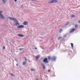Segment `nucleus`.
Instances as JSON below:
<instances>
[{"mask_svg": "<svg viewBox=\"0 0 80 80\" xmlns=\"http://www.w3.org/2000/svg\"><path fill=\"white\" fill-rule=\"evenodd\" d=\"M8 18H9L10 20H12V21H14V22L16 23L14 24V25H16V26H19L20 25V23H18V21L17 20L16 18L11 17H8Z\"/></svg>", "mask_w": 80, "mask_h": 80, "instance_id": "obj_1", "label": "nucleus"}, {"mask_svg": "<svg viewBox=\"0 0 80 80\" xmlns=\"http://www.w3.org/2000/svg\"><path fill=\"white\" fill-rule=\"evenodd\" d=\"M3 12V11H0V19L2 20V19H3L5 20V17L3 15V14H2V13Z\"/></svg>", "mask_w": 80, "mask_h": 80, "instance_id": "obj_2", "label": "nucleus"}, {"mask_svg": "<svg viewBox=\"0 0 80 80\" xmlns=\"http://www.w3.org/2000/svg\"><path fill=\"white\" fill-rule=\"evenodd\" d=\"M58 2V1L57 0H52L48 2L49 3H57Z\"/></svg>", "mask_w": 80, "mask_h": 80, "instance_id": "obj_3", "label": "nucleus"}, {"mask_svg": "<svg viewBox=\"0 0 80 80\" xmlns=\"http://www.w3.org/2000/svg\"><path fill=\"white\" fill-rule=\"evenodd\" d=\"M48 58H46L44 59L43 61V62L45 63H48Z\"/></svg>", "mask_w": 80, "mask_h": 80, "instance_id": "obj_4", "label": "nucleus"}, {"mask_svg": "<svg viewBox=\"0 0 80 80\" xmlns=\"http://www.w3.org/2000/svg\"><path fill=\"white\" fill-rule=\"evenodd\" d=\"M24 28V26L21 25L18 27L17 28Z\"/></svg>", "mask_w": 80, "mask_h": 80, "instance_id": "obj_5", "label": "nucleus"}, {"mask_svg": "<svg viewBox=\"0 0 80 80\" xmlns=\"http://www.w3.org/2000/svg\"><path fill=\"white\" fill-rule=\"evenodd\" d=\"M57 58L56 57L53 56L52 57V59L53 61H56Z\"/></svg>", "mask_w": 80, "mask_h": 80, "instance_id": "obj_6", "label": "nucleus"}, {"mask_svg": "<svg viewBox=\"0 0 80 80\" xmlns=\"http://www.w3.org/2000/svg\"><path fill=\"white\" fill-rule=\"evenodd\" d=\"M28 22L27 21H25L23 23V25H27L28 24Z\"/></svg>", "mask_w": 80, "mask_h": 80, "instance_id": "obj_7", "label": "nucleus"}, {"mask_svg": "<svg viewBox=\"0 0 80 80\" xmlns=\"http://www.w3.org/2000/svg\"><path fill=\"white\" fill-rule=\"evenodd\" d=\"M39 57H40V55H38L36 57V61H38V58H39Z\"/></svg>", "mask_w": 80, "mask_h": 80, "instance_id": "obj_8", "label": "nucleus"}, {"mask_svg": "<svg viewBox=\"0 0 80 80\" xmlns=\"http://www.w3.org/2000/svg\"><path fill=\"white\" fill-rule=\"evenodd\" d=\"M75 29H73L71 31H70V33H72V32H74V31H75Z\"/></svg>", "mask_w": 80, "mask_h": 80, "instance_id": "obj_9", "label": "nucleus"}, {"mask_svg": "<svg viewBox=\"0 0 80 80\" xmlns=\"http://www.w3.org/2000/svg\"><path fill=\"white\" fill-rule=\"evenodd\" d=\"M18 36L19 37H24V36H23V35L22 34H18Z\"/></svg>", "mask_w": 80, "mask_h": 80, "instance_id": "obj_10", "label": "nucleus"}, {"mask_svg": "<svg viewBox=\"0 0 80 80\" xmlns=\"http://www.w3.org/2000/svg\"><path fill=\"white\" fill-rule=\"evenodd\" d=\"M42 65L43 66V69H45V65L44 64H42Z\"/></svg>", "mask_w": 80, "mask_h": 80, "instance_id": "obj_11", "label": "nucleus"}, {"mask_svg": "<svg viewBox=\"0 0 80 80\" xmlns=\"http://www.w3.org/2000/svg\"><path fill=\"white\" fill-rule=\"evenodd\" d=\"M2 2L4 4L6 3V0H2Z\"/></svg>", "mask_w": 80, "mask_h": 80, "instance_id": "obj_12", "label": "nucleus"}, {"mask_svg": "<svg viewBox=\"0 0 80 80\" xmlns=\"http://www.w3.org/2000/svg\"><path fill=\"white\" fill-rule=\"evenodd\" d=\"M71 46L72 48H73V44L71 43Z\"/></svg>", "mask_w": 80, "mask_h": 80, "instance_id": "obj_13", "label": "nucleus"}, {"mask_svg": "<svg viewBox=\"0 0 80 80\" xmlns=\"http://www.w3.org/2000/svg\"><path fill=\"white\" fill-rule=\"evenodd\" d=\"M26 64V62H24L23 63V65H25V64Z\"/></svg>", "mask_w": 80, "mask_h": 80, "instance_id": "obj_14", "label": "nucleus"}, {"mask_svg": "<svg viewBox=\"0 0 80 80\" xmlns=\"http://www.w3.org/2000/svg\"><path fill=\"white\" fill-rule=\"evenodd\" d=\"M77 27H78V25L76 24L75 25V28H77Z\"/></svg>", "mask_w": 80, "mask_h": 80, "instance_id": "obj_15", "label": "nucleus"}, {"mask_svg": "<svg viewBox=\"0 0 80 80\" xmlns=\"http://www.w3.org/2000/svg\"><path fill=\"white\" fill-rule=\"evenodd\" d=\"M48 58L49 59V60H50V59H51V56L48 57Z\"/></svg>", "mask_w": 80, "mask_h": 80, "instance_id": "obj_16", "label": "nucleus"}, {"mask_svg": "<svg viewBox=\"0 0 80 80\" xmlns=\"http://www.w3.org/2000/svg\"><path fill=\"white\" fill-rule=\"evenodd\" d=\"M75 17V16L74 15H72V18H74V17Z\"/></svg>", "mask_w": 80, "mask_h": 80, "instance_id": "obj_17", "label": "nucleus"}, {"mask_svg": "<svg viewBox=\"0 0 80 80\" xmlns=\"http://www.w3.org/2000/svg\"><path fill=\"white\" fill-rule=\"evenodd\" d=\"M62 31H63V30L61 29L60 30L59 32L60 33H61V32H62Z\"/></svg>", "mask_w": 80, "mask_h": 80, "instance_id": "obj_18", "label": "nucleus"}, {"mask_svg": "<svg viewBox=\"0 0 80 80\" xmlns=\"http://www.w3.org/2000/svg\"><path fill=\"white\" fill-rule=\"evenodd\" d=\"M61 39H62V37H60L58 39V40H60Z\"/></svg>", "mask_w": 80, "mask_h": 80, "instance_id": "obj_19", "label": "nucleus"}, {"mask_svg": "<svg viewBox=\"0 0 80 80\" xmlns=\"http://www.w3.org/2000/svg\"><path fill=\"white\" fill-rule=\"evenodd\" d=\"M23 50V48H20L19 49V50Z\"/></svg>", "mask_w": 80, "mask_h": 80, "instance_id": "obj_20", "label": "nucleus"}, {"mask_svg": "<svg viewBox=\"0 0 80 80\" xmlns=\"http://www.w3.org/2000/svg\"><path fill=\"white\" fill-rule=\"evenodd\" d=\"M31 71H35V70L34 69H31Z\"/></svg>", "mask_w": 80, "mask_h": 80, "instance_id": "obj_21", "label": "nucleus"}, {"mask_svg": "<svg viewBox=\"0 0 80 80\" xmlns=\"http://www.w3.org/2000/svg\"><path fill=\"white\" fill-rule=\"evenodd\" d=\"M68 23H69L67 22V23H66V24H65V25L66 26L68 25Z\"/></svg>", "mask_w": 80, "mask_h": 80, "instance_id": "obj_22", "label": "nucleus"}, {"mask_svg": "<svg viewBox=\"0 0 80 80\" xmlns=\"http://www.w3.org/2000/svg\"><path fill=\"white\" fill-rule=\"evenodd\" d=\"M25 60L26 62H27V58H25Z\"/></svg>", "mask_w": 80, "mask_h": 80, "instance_id": "obj_23", "label": "nucleus"}, {"mask_svg": "<svg viewBox=\"0 0 80 80\" xmlns=\"http://www.w3.org/2000/svg\"><path fill=\"white\" fill-rule=\"evenodd\" d=\"M11 75H12V76H15V75L13 74H11Z\"/></svg>", "mask_w": 80, "mask_h": 80, "instance_id": "obj_24", "label": "nucleus"}, {"mask_svg": "<svg viewBox=\"0 0 80 80\" xmlns=\"http://www.w3.org/2000/svg\"><path fill=\"white\" fill-rule=\"evenodd\" d=\"M15 61H17V59H16V58H15Z\"/></svg>", "mask_w": 80, "mask_h": 80, "instance_id": "obj_25", "label": "nucleus"}, {"mask_svg": "<svg viewBox=\"0 0 80 80\" xmlns=\"http://www.w3.org/2000/svg\"><path fill=\"white\" fill-rule=\"evenodd\" d=\"M17 0H14V2H17Z\"/></svg>", "mask_w": 80, "mask_h": 80, "instance_id": "obj_26", "label": "nucleus"}, {"mask_svg": "<svg viewBox=\"0 0 80 80\" xmlns=\"http://www.w3.org/2000/svg\"><path fill=\"white\" fill-rule=\"evenodd\" d=\"M66 36H67V35H65L63 36V37H66Z\"/></svg>", "mask_w": 80, "mask_h": 80, "instance_id": "obj_27", "label": "nucleus"}, {"mask_svg": "<svg viewBox=\"0 0 80 80\" xmlns=\"http://www.w3.org/2000/svg\"><path fill=\"white\" fill-rule=\"evenodd\" d=\"M3 49H5V48L4 47H3Z\"/></svg>", "mask_w": 80, "mask_h": 80, "instance_id": "obj_28", "label": "nucleus"}, {"mask_svg": "<svg viewBox=\"0 0 80 80\" xmlns=\"http://www.w3.org/2000/svg\"><path fill=\"white\" fill-rule=\"evenodd\" d=\"M35 49H36L37 50V48H35Z\"/></svg>", "mask_w": 80, "mask_h": 80, "instance_id": "obj_29", "label": "nucleus"}, {"mask_svg": "<svg viewBox=\"0 0 80 80\" xmlns=\"http://www.w3.org/2000/svg\"><path fill=\"white\" fill-rule=\"evenodd\" d=\"M32 1H35L36 0H32Z\"/></svg>", "mask_w": 80, "mask_h": 80, "instance_id": "obj_30", "label": "nucleus"}, {"mask_svg": "<svg viewBox=\"0 0 80 80\" xmlns=\"http://www.w3.org/2000/svg\"><path fill=\"white\" fill-rule=\"evenodd\" d=\"M16 65H17V67H18V64H16Z\"/></svg>", "mask_w": 80, "mask_h": 80, "instance_id": "obj_31", "label": "nucleus"}]
</instances>
